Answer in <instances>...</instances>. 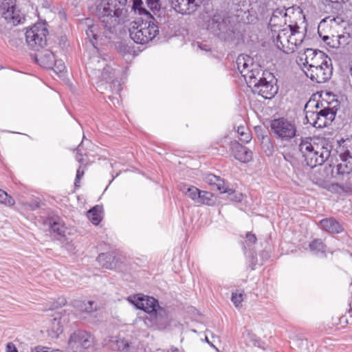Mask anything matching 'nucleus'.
<instances>
[{
    "instance_id": "obj_29",
    "label": "nucleus",
    "mask_w": 352,
    "mask_h": 352,
    "mask_svg": "<svg viewBox=\"0 0 352 352\" xmlns=\"http://www.w3.org/2000/svg\"><path fill=\"white\" fill-rule=\"evenodd\" d=\"M102 207L96 205L87 211V217L94 225H98L102 221Z\"/></svg>"
},
{
    "instance_id": "obj_30",
    "label": "nucleus",
    "mask_w": 352,
    "mask_h": 352,
    "mask_svg": "<svg viewBox=\"0 0 352 352\" xmlns=\"http://www.w3.org/2000/svg\"><path fill=\"white\" fill-rule=\"evenodd\" d=\"M327 63H331V59L324 53H318L316 57L310 63L308 66L306 67V70L307 69H314L316 66L318 67H322L326 65Z\"/></svg>"
},
{
    "instance_id": "obj_28",
    "label": "nucleus",
    "mask_w": 352,
    "mask_h": 352,
    "mask_svg": "<svg viewBox=\"0 0 352 352\" xmlns=\"http://www.w3.org/2000/svg\"><path fill=\"white\" fill-rule=\"evenodd\" d=\"M179 190L186 197L192 199L195 204L197 200V196L199 189L197 187L188 184L182 183L179 185Z\"/></svg>"
},
{
    "instance_id": "obj_5",
    "label": "nucleus",
    "mask_w": 352,
    "mask_h": 352,
    "mask_svg": "<svg viewBox=\"0 0 352 352\" xmlns=\"http://www.w3.org/2000/svg\"><path fill=\"white\" fill-rule=\"evenodd\" d=\"M327 106L323 107L320 111H307L305 116L307 122L312 124L313 126L318 129H322L329 125L335 119L337 113V105L331 107V103L326 102Z\"/></svg>"
},
{
    "instance_id": "obj_3",
    "label": "nucleus",
    "mask_w": 352,
    "mask_h": 352,
    "mask_svg": "<svg viewBox=\"0 0 352 352\" xmlns=\"http://www.w3.org/2000/svg\"><path fill=\"white\" fill-rule=\"evenodd\" d=\"M232 17L223 12H216L208 21V29L221 41L233 42L236 34Z\"/></svg>"
},
{
    "instance_id": "obj_1",
    "label": "nucleus",
    "mask_w": 352,
    "mask_h": 352,
    "mask_svg": "<svg viewBox=\"0 0 352 352\" xmlns=\"http://www.w3.org/2000/svg\"><path fill=\"white\" fill-rule=\"evenodd\" d=\"M92 1L96 5L91 6L89 10L100 21L104 31L102 32L100 25L90 18L80 20L78 25L85 32L91 44H94L95 41L102 40V36L109 37V34L112 33L111 30L118 25L125 23L128 20L129 10L127 0Z\"/></svg>"
},
{
    "instance_id": "obj_38",
    "label": "nucleus",
    "mask_w": 352,
    "mask_h": 352,
    "mask_svg": "<svg viewBox=\"0 0 352 352\" xmlns=\"http://www.w3.org/2000/svg\"><path fill=\"white\" fill-rule=\"evenodd\" d=\"M221 193H227L228 198L232 201L241 202L243 199V195L232 188L225 186V191H221Z\"/></svg>"
},
{
    "instance_id": "obj_45",
    "label": "nucleus",
    "mask_w": 352,
    "mask_h": 352,
    "mask_svg": "<svg viewBox=\"0 0 352 352\" xmlns=\"http://www.w3.org/2000/svg\"><path fill=\"white\" fill-rule=\"evenodd\" d=\"M342 192L352 194V181L349 177L344 183H342Z\"/></svg>"
},
{
    "instance_id": "obj_33",
    "label": "nucleus",
    "mask_w": 352,
    "mask_h": 352,
    "mask_svg": "<svg viewBox=\"0 0 352 352\" xmlns=\"http://www.w3.org/2000/svg\"><path fill=\"white\" fill-rule=\"evenodd\" d=\"M146 3L149 9L153 12V15L161 21L162 14H164V11H162L160 0H146Z\"/></svg>"
},
{
    "instance_id": "obj_16",
    "label": "nucleus",
    "mask_w": 352,
    "mask_h": 352,
    "mask_svg": "<svg viewBox=\"0 0 352 352\" xmlns=\"http://www.w3.org/2000/svg\"><path fill=\"white\" fill-rule=\"evenodd\" d=\"M25 41L28 44L34 42V44H40L44 36V20L41 19L25 32Z\"/></svg>"
},
{
    "instance_id": "obj_56",
    "label": "nucleus",
    "mask_w": 352,
    "mask_h": 352,
    "mask_svg": "<svg viewBox=\"0 0 352 352\" xmlns=\"http://www.w3.org/2000/svg\"><path fill=\"white\" fill-rule=\"evenodd\" d=\"M246 239L250 243H255L256 241V237L254 234H252L250 232H248L246 234Z\"/></svg>"
},
{
    "instance_id": "obj_40",
    "label": "nucleus",
    "mask_w": 352,
    "mask_h": 352,
    "mask_svg": "<svg viewBox=\"0 0 352 352\" xmlns=\"http://www.w3.org/2000/svg\"><path fill=\"white\" fill-rule=\"evenodd\" d=\"M340 159L342 162H348L349 166L346 164V168L352 170V143L349 145V149H346L344 152L340 155Z\"/></svg>"
},
{
    "instance_id": "obj_47",
    "label": "nucleus",
    "mask_w": 352,
    "mask_h": 352,
    "mask_svg": "<svg viewBox=\"0 0 352 352\" xmlns=\"http://www.w3.org/2000/svg\"><path fill=\"white\" fill-rule=\"evenodd\" d=\"M268 3L269 0H256V6L257 7L258 11L263 14L267 8Z\"/></svg>"
},
{
    "instance_id": "obj_54",
    "label": "nucleus",
    "mask_w": 352,
    "mask_h": 352,
    "mask_svg": "<svg viewBox=\"0 0 352 352\" xmlns=\"http://www.w3.org/2000/svg\"><path fill=\"white\" fill-rule=\"evenodd\" d=\"M6 352H19L16 346L12 342H10L6 344Z\"/></svg>"
},
{
    "instance_id": "obj_7",
    "label": "nucleus",
    "mask_w": 352,
    "mask_h": 352,
    "mask_svg": "<svg viewBox=\"0 0 352 352\" xmlns=\"http://www.w3.org/2000/svg\"><path fill=\"white\" fill-rule=\"evenodd\" d=\"M0 18L13 26L24 23L25 15L16 7V0H2L0 1Z\"/></svg>"
},
{
    "instance_id": "obj_50",
    "label": "nucleus",
    "mask_w": 352,
    "mask_h": 352,
    "mask_svg": "<svg viewBox=\"0 0 352 352\" xmlns=\"http://www.w3.org/2000/svg\"><path fill=\"white\" fill-rule=\"evenodd\" d=\"M337 173L340 175L342 178L340 179L344 180V176L349 177L350 175L349 171H345L342 167V164H339L337 165Z\"/></svg>"
},
{
    "instance_id": "obj_25",
    "label": "nucleus",
    "mask_w": 352,
    "mask_h": 352,
    "mask_svg": "<svg viewBox=\"0 0 352 352\" xmlns=\"http://www.w3.org/2000/svg\"><path fill=\"white\" fill-rule=\"evenodd\" d=\"M132 2L131 10L134 12L135 14L144 16L145 18V21L153 19L157 22V20L155 16L144 7L142 0H132Z\"/></svg>"
},
{
    "instance_id": "obj_14",
    "label": "nucleus",
    "mask_w": 352,
    "mask_h": 352,
    "mask_svg": "<svg viewBox=\"0 0 352 352\" xmlns=\"http://www.w3.org/2000/svg\"><path fill=\"white\" fill-rule=\"evenodd\" d=\"M52 75L56 74L59 78H64L67 73L66 67L61 59H56L51 51H45V73Z\"/></svg>"
},
{
    "instance_id": "obj_12",
    "label": "nucleus",
    "mask_w": 352,
    "mask_h": 352,
    "mask_svg": "<svg viewBox=\"0 0 352 352\" xmlns=\"http://www.w3.org/2000/svg\"><path fill=\"white\" fill-rule=\"evenodd\" d=\"M236 65L237 69L241 76L244 77L246 82L248 79H250V76L251 74L249 73H253V71L258 72V73L262 72V69L259 68V65L254 63L253 58L249 55L240 54L236 58Z\"/></svg>"
},
{
    "instance_id": "obj_63",
    "label": "nucleus",
    "mask_w": 352,
    "mask_h": 352,
    "mask_svg": "<svg viewBox=\"0 0 352 352\" xmlns=\"http://www.w3.org/2000/svg\"><path fill=\"white\" fill-rule=\"evenodd\" d=\"M332 50H333L334 49H336V50H338L340 48V45H329Z\"/></svg>"
},
{
    "instance_id": "obj_26",
    "label": "nucleus",
    "mask_w": 352,
    "mask_h": 352,
    "mask_svg": "<svg viewBox=\"0 0 352 352\" xmlns=\"http://www.w3.org/2000/svg\"><path fill=\"white\" fill-rule=\"evenodd\" d=\"M322 51L319 50H313L307 48L305 50L304 53L298 56L296 59V63L299 65H303L305 68L311 61L316 57L318 53H322Z\"/></svg>"
},
{
    "instance_id": "obj_20",
    "label": "nucleus",
    "mask_w": 352,
    "mask_h": 352,
    "mask_svg": "<svg viewBox=\"0 0 352 352\" xmlns=\"http://www.w3.org/2000/svg\"><path fill=\"white\" fill-rule=\"evenodd\" d=\"M319 224L323 230L331 234L344 232V223L333 217L321 219Z\"/></svg>"
},
{
    "instance_id": "obj_39",
    "label": "nucleus",
    "mask_w": 352,
    "mask_h": 352,
    "mask_svg": "<svg viewBox=\"0 0 352 352\" xmlns=\"http://www.w3.org/2000/svg\"><path fill=\"white\" fill-rule=\"evenodd\" d=\"M67 303V300L64 297H58L56 301L47 300L45 302V310H53L61 307Z\"/></svg>"
},
{
    "instance_id": "obj_11",
    "label": "nucleus",
    "mask_w": 352,
    "mask_h": 352,
    "mask_svg": "<svg viewBox=\"0 0 352 352\" xmlns=\"http://www.w3.org/2000/svg\"><path fill=\"white\" fill-rule=\"evenodd\" d=\"M118 66L115 63L106 64L100 76L101 81L110 84L111 89L116 94H119L122 90L120 82L116 78L118 75Z\"/></svg>"
},
{
    "instance_id": "obj_55",
    "label": "nucleus",
    "mask_w": 352,
    "mask_h": 352,
    "mask_svg": "<svg viewBox=\"0 0 352 352\" xmlns=\"http://www.w3.org/2000/svg\"><path fill=\"white\" fill-rule=\"evenodd\" d=\"M197 49L195 50L196 52L198 51H205L206 52H212V49L210 47V45H197Z\"/></svg>"
},
{
    "instance_id": "obj_46",
    "label": "nucleus",
    "mask_w": 352,
    "mask_h": 352,
    "mask_svg": "<svg viewBox=\"0 0 352 352\" xmlns=\"http://www.w3.org/2000/svg\"><path fill=\"white\" fill-rule=\"evenodd\" d=\"M277 48L286 54H290L295 52L298 45H276Z\"/></svg>"
},
{
    "instance_id": "obj_61",
    "label": "nucleus",
    "mask_w": 352,
    "mask_h": 352,
    "mask_svg": "<svg viewBox=\"0 0 352 352\" xmlns=\"http://www.w3.org/2000/svg\"><path fill=\"white\" fill-rule=\"evenodd\" d=\"M283 157L286 161L290 162L292 156L289 154H284Z\"/></svg>"
},
{
    "instance_id": "obj_62",
    "label": "nucleus",
    "mask_w": 352,
    "mask_h": 352,
    "mask_svg": "<svg viewBox=\"0 0 352 352\" xmlns=\"http://www.w3.org/2000/svg\"><path fill=\"white\" fill-rule=\"evenodd\" d=\"M31 46H32L31 50H37V51H38V48H39V47H41V48H42L43 45H31Z\"/></svg>"
},
{
    "instance_id": "obj_6",
    "label": "nucleus",
    "mask_w": 352,
    "mask_h": 352,
    "mask_svg": "<svg viewBox=\"0 0 352 352\" xmlns=\"http://www.w3.org/2000/svg\"><path fill=\"white\" fill-rule=\"evenodd\" d=\"M270 129L274 135L285 141L292 138H300L297 135V128L295 124L285 118L274 119L270 122Z\"/></svg>"
},
{
    "instance_id": "obj_57",
    "label": "nucleus",
    "mask_w": 352,
    "mask_h": 352,
    "mask_svg": "<svg viewBox=\"0 0 352 352\" xmlns=\"http://www.w3.org/2000/svg\"><path fill=\"white\" fill-rule=\"evenodd\" d=\"M31 352H44V346H38L32 349Z\"/></svg>"
},
{
    "instance_id": "obj_49",
    "label": "nucleus",
    "mask_w": 352,
    "mask_h": 352,
    "mask_svg": "<svg viewBox=\"0 0 352 352\" xmlns=\"http://www.w3.org/2000/svg\"><path fill=\"white\" fill-rule=\"evenodd\" d=\"M310 107H314L316 109L320 107V104L318 102H316L315 100H309L305 104L304 111L307 113V111H310L309 108Z\"/></svg>"
},
{
    "instance_id": "obj_4",
    "label": "nucleus",
    "mask_w": 352,
    "mask_h": 352,
    "mask_svg": "<svg viewBox=\"0 0 352 352\" xmlns=\"http://www.w3.org/2000/svg\"><path fill=\"white\" fill-rule=\"evenodd\" d=\"M250 74V79L247 80V83L252 89L253 93L265 99L272 98L278 91L277 87L274 85V75L263 70L261 73L253 71V73Z\"/></svg>"
},
{
    "instance_id": "obj_52",
    "label": "nucleus",
    "mask_w": 352,
    "mask_h": 352,
    "mask_svg": "<svg viewBox=\"0 0 352 352\" xmlns=\"http://www.w3.org/2000/svg\"><path fill=\"white\" fill-rule=\"evenodd\" d=\"M142 36L145 37L144 33L142 32V29L137 31L135 33V35L133 36V34H131V38L134 41V42L137 44L138 41H140Z\"/></svg>"
},
{
    "instance_id": "obj_22",
    "label": "nucleus",
    "mask_w": 352,
    "mask_h": 352,
    "mask_svg": "<svg viewBox=\"0 0 352 352\" xmlns=\"http://www.w3.org/2000/svg\"><path fill=\"white\" fill-rule=\"evenodd\" d=\"M153 19H148L146 21V23H148L146 28H142V32L144 33L145 37L142 36L140 41H138L137 44H147L149 41H151L156 36L159 34V28L157 25L153 22Z\"/></svg>"
},
{
    "instance_id": "obj_44",
    "label": "nucleus",
    "mask_w": 352,
    "mask_h": 352,
    "mask_svg": "<svg viewBox=\"0 0 352 352\" xmlns=\"http://www.w3.org/2000/svg\"><path fill=\"white\" fill-rule=\"evenodd\" d=\"M243 300V293H236L232 292L231 296V301L234 304V305L238 308L241 306V302Z\"/></svg>"
},
{
    "instance_id": "obj_18",
    "label": "nucleus",
    "mask_w": 352,
    "mask_h": 352,
    "mask_svg": "<svg viewBox=\"0 0 352 352\" xmlns=\"http://www.w3.org/2000/svg\"><path fill=\"white\" fill-rule=\"evenodd\" d=\"M130 338L131 337H122L121 335L113 337L110 340V346L113 350L123 352H135V346Z\"/></svg>"
},
{
    "instance_id": "obj_32",
    "label": "nucleus",
    "mask_w": 352,
    "mask_h": 352,
    "mask_svg": "<svg viewBox=\"0 0 352 352\" xmlns=\"http://www.w3.org/2000/svg\"><path fill=\"white\" fill-rule=\"evenodd\" d=\"M197 195V204L212 206L214 204L213 194L212 192L199 190Z\"/></svg>"
},
{
    "instance_id": "obj_13",
    "label": "nucleus",
    "mask_w": 352,
    "mask_h": 352,
    "mask_svg": "<svg viewBox=\"0 0 352 352\" xmlns=\"http://www.w3.org/2000/svg\"><path fill=\"white\" fill-rule=\"evenodd\" d=\"M303 71L313 82L324 83L331 78L333 74L332 63H329V64L326 63V65L324 64V65L318 68L316 66L314 69H307V70L303 69Z\"/></svg>"
},
{
    "instance_id": "obj_8",
    "label": "nucleus",
    "mask_w": 352,
    "mask_h": 352,
    "mask_svg": "<svg viewBox=\"0 0 352 352\" xmlns=\"http://www.w3.org/2000/svg\"><path fill=\"white\" fill-rule=\"evenodd\" d=\"M127 300L133 305L136 309L143 310L152 318H156L157 311L161 309L158 300L152 296L138 294L129 296Z\"/></svg>"
},
{
    "instance_id": "obj_23",
    "label": "nucleus",
    "mask_w": 352,
    "mask_h": 352,
    "mask_svg": "<svg viewBox=\"0 0 352 352\" xmlns=\"http://www.w3.org/2000/svg\"><path fill=\"white\" fill-rule=\"evenodd\" d=\"M53 318L50 320V324L47 327V333L52 338H58L59 335L63 331L61 324V316L58 312H56Z\"/></svg>"
},
{
    "instance_id": "obj_19",
    "label": "nucleus",
    "mask_w": 352,
    "mask_h": 352,
    "mask_svg": "<svg viewBox=\"0 0 352 352\" xmlns=\"http://www.w3.org/2000/svg\"><path fill=\"white\" fill-rule=\"evenodd\" d=\"M86 47L84 56H87L93 63H99L100 59L104 62L111 60V56L98 45H86Z\"/></svg>"
},
{
    "instance_id": "obj_48",
    "label": "nucleus",
    "mask_w": 352,
    "mask_h": 352,
    "mask_svg": "<svg viewBox=\"0 0 352 352\" xmlns=\"http://www.w3.org/2000/svg\"><path fill=\"white\" fill-rule=\"evenodd\" d=\"M85 173L84 168L82 167V165H80L76 171V175L75 178L74 185L76 187L80 186V180L83 177Z\"/></svg>"
},
{
    "instance_id": "obj_51",
    "label": "nucleus",
    "mask_w": 352,
    "mask_h": 352,
    "mask_svg": "<svg viewBox=\"0 0 352 352\" xmlns=\"http://www.w3.org/2000/svg\"><path fill=\"white\" fill-rule=\"evenodd\" d=\"M329 190L335 193H341L342 192V184L340 183H332L330 186Z\"/></svg>"
},
{
    "instance_id": "obj_17",
    "label": "nucleus",
    "mask_w": 352,
    "mask_h": 352,
    "mask_svg": "<svg viewBox=\"0 0 352 352\" xmlns=\"http://www.w3.org/2000/svg\"><path fill=\"white\" fill-rule=\"evenodd\" d=\"M230 151L234 157L242 163H248L252 159V152L237 141L230 142Z\"/></svg>"
},
{
    "instance_id": "obj_64",
    "label": "nucleus",
    "mask_w": 352,
    "mask_h": 352,
    "mask_svg": "<svg viewBox=\"0 0 352 352\" xmlns=\"http://www.w3.org/2000/svg\"><path fill=\"white\" fill-rule=\"evenodd\" d=\"M109 99H110L112 102H113V100H115V99H116V101H117V103H118V102H118V98H116V97H114V96H109Z\"/></svg>"
},
{
    "instance_id": "obj_60",
    "label": "nucleus",
    "mask_w": 352,
    "mask_h": 352,
    "mask_svg": "<svg viewBox=\"0 0 352 352\" xmlns=\"http://www.w3.org/2000/svg\"><path fill=\"white\" fill-rule=\"evenodd\" d=\"M45 352H63L59 349H51L50 348L45 347Z\"/></svg>"
},
{
    "instance_id": "obj_31",
    "label": "nucleus",
    "mask_w": 352,
    "mask_h": 352,
    "mask_svg": "<svg viewBox=\"0 0 352 352\" xmlns=\"http://www.w3.org/2000/svg\"><path fill=\"white\" fill-rule=\"evenodd\" d=\"M205 181L210 186H215L220 192L225 191L226 184L224 180L220 177L213 174H208L205 177Z\"/></svg>"
},
{
    "instance_id": "obj_10",
    "label": "nucleus",
    "mask_w": 352,
    "mask_h": 352,
    "mask_svg": "<svg viewBox=\"0 0 352 352\" xmlns=\"http://www.w3.org/2000/svg\"><path fill=\"white\" fill-rule=\"evenodd\" d=\"M94 343V338L91 333L77 330L70 336L68 346L73 352H82L83 349L91 347Z\"/></svg>"
},
{
    "instance_id": "obj_58",
    "label": "nucleus",
    "mask_w": 352,
    "mask_h": 352,
    "mask_svg": "<svg viewBox=\"0 0 352 352\" xmlns=\"http://www.w3.org/2000/svg\"><path fill=\"white\" fill-rule=\"evenodd\" d=\"M205 342H207L211 347L217 350V347L213 344V343L212 342L210 341V340L208 339V336H206L205 337V339H204Z\"/></svg>"
},
{
    "instance_id": "obj_35",
    "label": "nucleus",
    "mask_w": 352,
    "mask_h": 352,
    "mask_svg": "<svg viewBox=\"0 0 352 352\" xmlns=\"http://www.w3.org/2000/svg\"><path fill=\"white\" fill-rule=\"evenodd\" d=\"M114 257L109 253H101L97 257V261L102 267L111 269L113 267Z\"/></svg>"
},
{
    "instance_id": "obj_42",
    "label": "nucleus",
    "mask_w": 352,
    "mask_h": 352,
    "mask_svg": "<svg viewBox=\"0 0 352 352\" xmlns=\"http://www.w3.org/2000/svg\"><path fill=\"white\" fill-rule=\"evenodd\" d=\"M237 133L240 135V140L243 143H248L252 139V136L248 132V129L244 126H238Z\"/></svg>"
},
{
    "instance_id": "obj_9",
    "label": "nucleus",
    "mask_w": 352,
    "mask_h": 352,
    "mask_svg": "<svg viewBox=\"0 0 352 352\" xmlns=\"http://www.w3.org/2000/svg\"><path fill=\"white\" fill-rule=\"evenodd\" d=\"M45 226H48V234H45V236L50 235L52 239H55L61 243L68 242V238L66 235L67 229L63 219L58 215L48 217L45 218Z\"/></svg>"
},
{
    "instance_id": "obj_59",
    "label": "nucleus",
    "mask_w": 352,
    "mask_h": 352,
    "mask_svg": "<svg viewBox=\"0 0 352 352\" xmlns=\"http://www.w3.org/2000/svg\"><path fill=\"white\" fill-rule=\"evenodd\" d=\"M67 39L65 36H61L60 38L59 44H65L67 42Z\"/></svg>"
},
{
    "instance_id": "obj_2",
    "label": "nucleus",
    "mask_w": 352,
    "mask_h": 352,
    "mask_svg": "<svg viewBox=\"0 0 352 352\" xmlns=\"http://www.w3.org/2000/svg\"><path fill=\"white\" fill-rule=\"evenodd\" d=\"M302 155L307 166L313 168L322 165L330 157L331 146L325 142H315L311 137L297 138L292 144Z\"/></svg>"
},
{
    "instance_id": "obj_37",
    "label": "nucleus",
    "mask_w": 352,
    "mask_h": 352,
    "mask_svg": "<svg viewBox=\"0 0 352 352\" xmlns=\"http://www.w3.org/2000/svg\"><path fill=\"white\" fill-rule=\"evenodd\" d=\"M263 151L267 156H271L274 153V146L268 136H263L261 142Z\"/></svg>"
},
{
    "instance_id": "obj_34",
    "label": "nucleus",
    "mask_w": 352,
    "mask_h": 352,
    "mask_svg": "<svg viewBox=\"0 0 352 352\" xmlns=\"http://www.w3.org/2000/svg\"><path fill=\"white\" fill-rule=\"evenodd\" d=\"M74 307H76L80 311L87 313H91L97 310L96 303L94 300L76 301Z\"/></svg>"
},
{
    "instance_id": "obj_15",
    "label": "nucleus",
    "mask_w": 352,
    "mask_h": 352,
    "mask_svg": "<svg viewBox=\"0 0 352 352\" xmlns=\"http://www.w3.org/2000/svg\"><path fill=\"white\" fill-rule=\"evenodd\" d=\"M289 29V36H287V33L285 32V30H282L281 32L278 33L276 37V41L273 40L274 43L278 44L280 43L283 44V41L281 38L284 36L286 38L287 42L289 44H302L305 34L299 31V26L297 23L294 25L290 24L288 25Z\"/></svg>"
},
{
    "instance_id": "obj_41",
    "label": "nucleus",
    "mask_w": 352,
    "mask_h": 352,
    "mask_svg": "<svg viewBox=\"0 0 352 352\" xmlns=\"http://www.w3.org/2000/svg\"><path fill=\"white\" fill-rule=\"evenodd\" d=\"M0 204H4L6 206H12L14 205L15 201L6 191L0 189Z\"/></svg>"
},
{
    "instance_id": "obj_24",
    "label": "nucleus",
    "mask_w": 352,
    "mask_h": 352,
    "mask_svg": "<svg viewBox=\"0 0 352 352\" xmlns=\"http://www.w3.org/2000/svg\"><path fill=\"white\" fill-rule=\"evenodd\" d=\"M118 52L122 56L126 63L131 62L132 59L138 55L140 52L145 50L146 47H138V50H135L134 45H116Z\"/></svg>"
},
{
    "instance_id": "obj_43",
    "label": "nucleus",
    "mask_w": 352,
    "mask_h": 352,
    "mask_svg": "<svg viewBox=\"0 0 352 352\" xmlns=\"http://www.w3.org/2000/svg\"><path fill=\"white\" fill-rule=\"evenodd\" d=\"M87 141L88 143H90L89 140H86L85 135H83L82 140L80 144L78 145L77 148V152L76 155V160L81 164L84 163L83 153H82V149L84 145L85 141Z\"/></svg>"
},
{
    "instance_id": "obj_53",
    "label": "nucleus",
    "mask_w": 352,
    "mask_h": 352,
    "mask_svg": "<svg viewBox=\"0 0 352 352\" xmlns=\"http://www.w3.org/2000/svg\"><path fill=\"white\" fill-rule=\"evenodd\" d=\"M30 56L35 63L39 65L42 67H43V61L38 58V55L37 54H30Z\"/></svg>"
},
{
    "instance_id": "obj_36",
    "label": "nucleus",
    "mask_w": 352,
    "mask_h": 352,
    "mask_svg": "<svg viewBox=\"0 0 352 352\" xmlns=\"http://www.w3.org/2000/svg\"><path fill=\"white\" fill-rule=\"evenodd\" d=\"M309 247L310 251L314 254H324L326 251V245L321 239H316L311 241Z\"/></svg>"
},
{
    "instance_id": "obj_21",
    "label": "nucleus",
    "mask_w": 352,
    "mask_h": 352,
    "mask_svg": "<svg viewBox=\"0 0 352 352\" xmlns=\"http://www.w3.org/2000/svg\"><path fill=\"white\" fill-rule=\"evenodd\" d=\"M285 8H278L274 10L272 16L270 19L269 26L271 28L272 37L274 36V34L276 32V30H272V28L276 27H281L283 25L286 24L285 18L287 16V11Z\"/></svg>"
},
{
    "instance_id": "obj_27",
    "label": "nucleus",
    "mask_w": 352,
    "mask_h": 352,
    "mask_svg": "<svg viewBox=\"0 0 352 352\" xmlns=\"http://www.w3.org/2000/svg\"><path fill=\"white\" fill-rule=\"evenodd\" d=\"M172 8L182 14H190L191 11V0H169Z\"/></svg>"
}]
</instances>
